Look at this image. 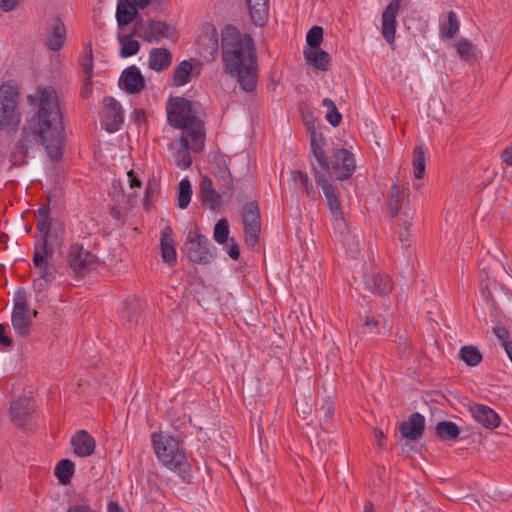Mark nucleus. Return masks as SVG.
Instances as JSON below:
<instances>
[{"mask_svg": "<svg viewBox=\"0 0 512 512\" xmlns=\"http://www.w3.org/2000/svg\"><path fill=\"white\" fill-rule=\"evenodd\" d=\"M480 289H481L482 296L486 300H489L492 298V293H491L490 289L488 288V286L483 284V280H481Z\"/></svg>", "mask_w": 512, "mask_h": 512, "instance_id": "052dcab7", "label": "nucleus"}, {"mask_svg": "<svg viewBox=\"0 0 512 512\" xmlns=\"http://www.w3.org/2000/svg\"><path fill=\"white\" fill-rule=\"evenodd\" d=\"M222 61L224 71L237 79L239 88L251 93L258 82V65L253 38L233 26L222 30Z\"/></svg>", "mask_w": 512, "mask_h": 512, "instance_id": "f03ea898", "label": "nucleus"}, {"mask_svg": "<svg viewBox=\"0 0 512 512\" xmlns=\"http://www.w3.org/2000/svg\"><path fill=\"white\" fill-rule=\"evenodd\" d=\"M193 71L192 64L187 60L180 62L174 69L173 81L175 86L186 85L190 81Z\"/></svg>", "mask_w": 512, "mask_h": 512, "instance_id": "c9c22d12", "label": "nucleus"}, {"mask_svg": "<svg viewBox=\"0 0 512 512\" xmlns=\"http://www.w3.org/2000/svg\"><path fill=\"white\" fill-rule=\"evenodd\" d=\"M501 159L506 164L512 166V148H506L502 152Z\"/></svg>", "mask_w": 512, "mask_h": 512, "instance_id": "bf43d9fd", "label": "nucleus"}, {"mask_svg": "<svg viewBox=\"0 0 512 512\" xmlns=\"http://www.w3.org/2000/svg\"><path fill=\"white\" fill-rule=\"evenodd\" d=\"M119 87L129 94H136L145 88V79L138 67L126 68L119 79Z\"/></svg>", "mask_w": 512, "mask_h": 512, "instance_id": "2eb2a0df", "label": "nucleus"}, {"mask_svg": "<svg viewBox=\"0 0 512 512\" xmlns=\"http://www.w3.org/2000/svg\"><path fill=\"white\" fill-rule=\"evenodd\" d=\"M20 0H1V8L5 12L15 9Z\"/></svg>", "mask_w": 512, "mask_h": 512, "instance_id": "4d7b16f0", "label": "nucleus"}, {"mask_svg": "<svg viewBox=\"0 0 512 512\" xmlns=\"http://www.w3.org/2000/svg\"><path fill=\"white\" fill-rule=\"evenodd\" d=\"M34 266L38 273V278L34 280L33 287L36 291H43L48 283L55 279V269L47 262H42L40 258L34 261Z\"/></svg>", "mask_w": 512, "mask_h": 512, "instance_id": "b1692460", "label": "nucleus"}, {"mask_svg": "<svg viewBox=\"0 0 512 512\" xmlns=\"http://www.w3.org/2000/svg\"><path fill=\"white\" fill-rule=\"evenodd\" d=\"M250 19L256 26L265 25L269 16V0H246Z\"/></svg>", "mask_w": 512, "mask_h": 512, "instance_id": "393cba45", "label": "nucleus"}, {"mask_svg": "<svg viewBox=\"0 0 512 512\" xmlns=\"http://www.w3.org/2000/svg\"><path fill=\"white\" fill-rule=\"evenodd\" d=\"M403 215L406 217V219L402 220L401 226L402 230L399 233V240L402 242L403 245H409L410 242V227H411V220L414 217V211L406 208L404 210Z\"/></svg>", "mask_w": 512, "mask_h": 512, "instance_id": "a18cd8bd", "label": "nucleus"}, {"mask_svg": "<svg viewBox=\"0 0 512 512\" xmlns=\"http://www.w3.org/2000/svg\"><path fill=\"white\" fill-rule=\"evenodd\" d=\"M323 40V28L320 26H313L306 35V41L308 44L307 49L320 48Z\"/></svg>", "mask_w": 512, "mask_h": 512, "instance_id": "49530a36", "label": "nucleus"}, {"mask_svg": "<svg viewBox=\"0 0 512 512\" xmlns=\"http://www.w3.org/2000/svg\"><path fill=\"white\" fill-rule=\"evenodd\" d=\"M91 94V79L86 78L84 88L82 90L83 97H88Z\"/></svg>", "mask_w": 512, "mask_h": 512, "instance_id": "680f3d73", "label": "nucleus"}, {"mask_svg": "<svg viewBox=\"0 0 512 512\" xmlns=\"http://www.w3.org/2000/svg\"><path fill=\"white\" fill-rule=\"evenodd\" d=\"M128 176H129V179H130V186L132 188L140 187L141 186V182L134 177L132 170L130 172H128Z\"/></svg>", "mask_w": 512, "mask_h": 512, "instance_id": "e2e57ef3", "label": "nucleus"}, {"mask_svg": "<svg viewBox=\"0 0 512 512\" xmlns=\"http://www.w3.org/2000/svg\"><path fill=\"white\" fill-rule=\"evenodd\" d=\"M494 334L498 339L502 341V344L504 345V341H508L509 333L508 331L503 327H495L493 329Z\"/></svg>", "mask_w": 512, "mask_h": 512, "instance_id": "6e6d98bb", "label": "nucleus"}, {"mask_svg": "<svg viewBox=\"0 0 512 512\" xmlns=\"http://www.w3.org/2000/svg\"><path fill=\"white\" fill-rule=\"evenodd\" d=\"M304 57L307 60V62L313 65L316 69L321 71L328 70L330 56L326 51L320 48L305 49Z\"/></svg>", "mask_w": 512, "mask_h": 512, "instance_id": "7c9ffc66", "label": "nucleus"}, {"mask_svg": "<svg viewBox=\"0 0 512 512\" xmlns=\"http://www.w3.org/2000/svg\"><path fill=\"white\" fill-rule=\"evenodd\" d=\"M242 218L246 234V244L254 249L258 244L261 229L260 213L256 202L252 201L244 206Z\"/></svg>", "mask_w": 512, "mask_h": 512, "instance_id": "9b49d317", "label": "nucleus"}, {"mask_svg": "<svg viewBox=\"0 0 512 512\" xmlns=\"http://www.w3.org/2000/svg\"><path fill=\"white\" fill-rule=\"evenodd\" d=\"M178 149L174 154L176 165L181 169H187L192 164L190 150L195 151L192 147V139L188 134H182L178 141Z\"/></svg>", "mask_w": 512, "mask_h": 512, "instance_id": "a878e982", "label": "nucleus"}, {"mask_svg": "<svg viewBox=\"0 0 512 512\" xmlns=\"http://www.w3.org/2000/svg\"><path fill=\"white\" fill-rule=\"evenodd\" d=\"M172 61V55L166 48H153L149 54V67L157 72L167 69Z\"/></svg>", "mask_w": 512, "mask_h": 512, "instance_id": "c85d7f7f", "label": "nucleus"}, {"mask_svg": "<svg viewBox=\"0 0 512 512\" xmlns=\"http://www.w3.org/2000/svg\"><path fill=\"white\" fill-rule=\"evenodd\" d=\"M458 56L464 61H470L475 57V47L466 38H461L455 45Z\"/></svg>", "mask_w": 512, "mask_h": 512, "instance_id": "79ce46f5", "label": "nucleus"}, {"mask_svg": "<svg viewBox=\"0 0 512 512\" xmlns=\"http://www.w3.org/2000/svg\"><path fill=\"white\" fill-rule=\"evenodd\" d=\"M66 512H95L90 505L86 503H79L71 505Z\"/></svg>", "mask_w": 512, "mask_h": 512, "instance_id": "864d4df0", "label": "nucleus"}, {"mask_svg": "<svg viewBox=\"0 0 512 512\" xmlns=\"http://www.w3.org/2000/svg\"><path fill=\"white\" fill-rule=\"evenodd\" d=\"M447 22L441 26V33L444 37L452 39L459 31V21L454 11L448 12Z\"/></svg>", "mask_w": 512, "mask_h": 512, "instance_id": "a19ab883", "label": "nucleus"}, {"mask_svg": "<svg viewBox=\"0 0 512 512\" xmlns=\"http://www.w3.org/2000/svg\"><path fill=\"white\" fill-rule=\"evenodd\" d=\"M0 344H3L4 346H11L12 340L5 335V327L4 325L0 324Z\"/></svg>", "mask_w": 512, "mask_h": 512, "instance_id": "13d9d810", "label": "nucleus"}, {"mask_svg": "<svg viewBox=\"0 0 512 512\" xmlns=\"http://www.w3.org/2000/svg\"><path fill=\"white\" fill-rule=\"evenodd\" d=\"M47 45L53 50H59L65 42L66 29L61 19L54 17L47 23Z\"/></svg>", "mask_w": 512, "mask_h": 512, "instance_id": "a211bd4d", "label": "nucleus"}, {"mask_svg": "<svg viewBox=\"0 0 512 512\" xmlns=\"http://www.w3.org/2000/svg\"><path fill=\"white\" fill-rule=\"evenodd\" d=\"M424 427V416L416 412L411 414L407 421L400 424V433L408 440H417L422 436Z\"/></svg>", "mask_w": 512, "mask_h": 512, "instance_id": "412c9836", "label": "nucleus"}, {"mask_svg": "<svg viewBox=\"0 0 512 512\" xmlns=\"http://www.w3.org/2000/svg\"><path fill=\"white\" fill-rule=\"evenodd\" d=\"M21 122L18 93L10 85L0 87V132L15 130Z\"/></svg>", "mask_w": 512, "mask_h": 512, "instance_id": "39448f33", "label": "nucleus"}, {"mask_svg": "<svg viewBox=\"0 0 512 512\" xmlns=\"http://www.w3.org/2000/svg\"><path fill=\"white\" fill-rule=\"evenodd\" d=\"M67 260L70 268L78 275L86 274L97 263L96 255L79 243L70 246Z\"/></svg>", "mask_w": 512, "mask_h": 512, "instance_id": "9d476101", "label": "nucleus"}, {"mask_svg": "<svg viewBox=\"0 0 512 512\" xmlns=\"http://www.w3.org/2000/svg\"><path fill=\"white\" fill-rule=\"evenodd\" d=\"M292 178L296 184H299L305 188L308 196L313 197L315 195V190L313 189L312 184L309 182L307 174L300 171H294L292 172Z\"/></svg>", "mask_w": 512, "mask_h": 512, "instance_id": "8fccbe9b", "label": "nucleus"}, {"mask_svg": "<svg viewBox=\"0 0 512 512\" xmlns=\"http://www.w3.org/2000/svg\"><path fill=\"white\" fill-rule=\"evenodd\" d=\"M153 446L159 461L183 478L189 475V464L178 441L167 434H153Z\"/></svg>", "mask_w": 512, "mask_h": 512, "instance_id": "20e7f679", "label": "nucleus"}, {"mask_svg": "<svg viewBox=\"0 0 512 512\" xmlns=\"http://www.w3.org/2000/svg\"><path fill=\"white\" fill-rule=\"evenodd\" d=\"M160 249L163 261L170 266L174 265L177 261V253L170 227H166L161 232Z\"/></svg>", "mask_w": 512, "mask_h": 512, "instance_id": "bb28decb", "label": "nucleus"}, {"mask_svg": "<svg viewBox=\"0 0 512 512\" xmlns=\"http://www.w3.org/2000/svg\"><path fill=\"white\" fill-rule=\"evenodd\" d=\"M199 197L211 210H216L221 205L229 202L226 201V196L216 188L212 179L208 176H202L201 178L199 184Z\"/></svg>", "mask_w": 512, "mask_h": 512, "instance_id": "f8f14e48", "label": "nucleus"}, {"mask_svg": "<svg viewBox=\"0 0 512 512\" xmlns=\"http://www.w3.org/2000/svg\"><path fill=\"white\" fill-rule=\"evenodd\" d=\"M504 349L512 362V341H504Z\"/></svg>", "mask_w": 512, "mask_h": 512, "instance_id": "69168bd1", "label": "nucleus"}, {"mask_svg": "<svg viewBox=\"0 0 512 512\" xmlns=\"http://www.w3.org/2000/svg\"><path fill=\"white\" fill-rule=\"evenodd\" d=\"M313 174L316 178L318 186L322 188L325 195L327 206L334 220V228L339 231V233L343 236V241H345L346 236L349 235V231L340 207V202L337 197V188L326 178L325 174L320 172L314 166Z\"/></svg>", "mask_w": 512, "mask_h": 512, "instance_id": "423d86ee", "label": "nucleus"}, {"mask_svg": "<svg viewBox=\"0 0 512 512\" xmlns=\"http://www.w3.org/2000/svg\"><path fill=\"white\" fill-rule=\"evenodd\" d=\"M217 188L226 196V201H230L233 196V178L227 167L220 168L215 175Z\"/></svg>", "mask_w": 512, "mask_h": 512, "instance_id": "2f4dec72", "label": "nucleus"}, {"mask_svg": "<svg viewBox=\"0 0 512 512\" xmlns=\"http://www.w3.org/2000/svg\"><path fill=\"white\" fill-rule=\"evenodd\" d=\"M37 228L41 233L40 237H46V239H48L50 233V222L48 218L39 219L37 223Z\"/></svg>", "mask_w": 512, "mask_h": 512, "instance_id": "603ef678", "label": "nucleus"}, {"mask_svg": "<svg viewBox=\"0 0 512 512\" xmlns=\"http://www.w3.org/2000/svg\"><path fill=\"white\" fill-rule=\"evenodd\" d=\"M38 213H39V216H40V219L42 218H48V214H49V207L44 205L42 207L39 208L38 210Z\"/></svg>", "mask_w": 512, "mask_h": 512, "instance_id": "338daca9", "label": "nucleus"}, {"mask_svg": "<svg viewBox=\"0 0 512 512\" xmlns=\"http://www.w3.org/2000/svg\"><path fill=\"white\" fill-rule=\"evenodd\" d=\"M119 42L121 44L120 55L123 58L135 55L140 49L139 42L131 39L129 36H119Z\"/></svg>", "mask_w": 512, "mask_h": 512, "instance_id": "ea45409f", "label": "nucleus"}, {"mask_svg": "<svg viewBox=\"0 0 512 512\" xmlns=\"http://www.w3.org/2000/svg\"><path fill=\"white\" fill-rule=\"evenodd\" d=\"M104 116L102 126L110 133L120 129L123 122V113L121 105L112 97H106L103 100Z\"/></svg>", "mask_w": 512, "mask_h": 512, "instance_id": "ddd939ff", "label": "nucleus"}, {"mask_svg": "<svg viewBox=\"0 0 512 512\" xmlns=\"http://www.w3.org/2000/svg\"><path fill=\"white\" fill-rule=\"evenodd\" d=\"M355 159L351 152L342 148L334 152V170L337 179L349 178L355 170Z\"/></svg>", "mask_w": 512, "mask_h": 512, "instance_id": "f3484780", "label": "nucleus"}, {"mask_svg": "<svg viewBox=\"0 0 512 512\" xmlns=\"http://www.w3.org/2000/svg\"><path fill=\"white\" fill-rule=\"evenodd\" d=\"M435 434L441 440H455L460 434L459 427L451 421H441L435 427Z\"/></svg>", "mask_w": 512, "mask_h": 512, "instance_id": "72a5a7b5", "label": "nucleus"}, {"mask_svg": "<svg viewBox=\"0 0 512 512\" xmlns=\"http://www.w3.org/2000/svg\"><path fill=\"white\" fill-rule=\"evenodd\" d=\"M74 472L75 465L69 459L61 460L55 467V476L57 477L58 481L63 485H67L71 482V478Z\"/></svg>", "mask_w": 512, "mask_h": 512, "instance_id": "f704fd0d", "label": "nucleus"}, {"mask_svg": "<svg viewBox=\"0 0 512 512\" xmlns=\"http://www.w3.org/2000/svg\"><path fill=\"white\" fill-rule=\"evenodd\" d=\"M108 512H123L117 503L111 502L108 505Z\"/></svg>", "mask_w": 512, "mask_h": 512, "instance_id": "774afa93", "label": "nucleus"}, {"mask_svg": "<svg viewBox=\"0 0 512 512\" xmlns=\"http://www.w3.org/2000/svg\"><path fill=\"white\" fill-rule=\"evenodd\" d=\"M208 245L209 239L206 236L197 231L189 232L184 243L183 251L190 261L206 265L214 258Z\"/></svg>", "mask_w": 512, "mask_h": 512, "instance_id": "1a4fd4ad", "label": "nucleus"}, {"mask_svg": "<svg viewBox=\"0 0 512 512\" xmlns=\"http://www.w3.org/2000/svg\"><path fill=\"white\" fill-rule=\"evenodd\" d=\"M322 106L327 108L326 117H325L326 120L333 127H337L340 124L341 120H342V115L338 111V109H337L336 105L334 104V102L330 98H324L322 100Z\"/></svg>", "mask_w": 512, "mask_h": 512, "instance_id": "37998d69", "label": "nucleus"}, {"mask_svg": "<svg viewBox=\"0 0 512 512\" xmlns=\"http://www.w3.org/2000/svg\"><path fill=\"white\" fill-rule=\"evenodd\" d=\"M53 254L54 250L49 246L48 239H46V237L35 238L33 262L36 261L37 258H40L42 262H47L48 259L53 256Z\"/></svg>", "mask_w": 512, "mask_h": 512, "instance_id": "e433bc0d", "label": "nucleus"}, {"mask_svg": "<svg viewBox=\"0 0 512 512\" xmlns=\"http://www.w3.org/2000/svg\"><path fill=\"white\" fill-rule=\"evenodd\" d=\"M470 412L475 421L487 429H494L500 423L498 414L486 405L473 404L470 406Z\"/></svg>", "mask_w": 512, "mask_h": 512, "instance_id": "6ab92c4d", "label": "nucleus"}, {"mask_svg": "<svg viewBox=\"0 0 512 512\" xmlns=\"http://www.w3.org/2000/svg\"><path fill=\"white\" fill-rule=\"evenodd\" d=\"M364 325H365V327H368V328H374L378 325V321L375 320L373 317L366 316Z\"/></svg>", "mask_w": 512, "mask_h": 512, "instance_id": "0e129e2a", "label": "nucleus"}, {"mask_svg": "<svg viewBox=\"0 0 512 512\" xmlns=\"http://www.w3.org/2000/svg\"><path fill=\"white\" fill-rule=\"evenodd\" d=\"M138 15V9L126 0L125 3L120 2L117 7V22L119 26L131 23Z\"/></svg>", "mask_w": 512, "mask_h": 512, "instance_id": "473e14b6", "label": "nucleus"}, {"mask_svg": "<svg viewBox=\"0 0 512 512\" xmlns=\"http://www.w3.org/2000/svg\"><path fill=\"white\" fill-rule=\"evenodd\" d=\"M311 149L314 157L319 163L320 167L326 172H329V162L323 150L324 137L322 133H318L314 129L310 131Z\"/></svg>", "mask_w": 512, "mask_h": 512, "instance_id": "cd10ccee", "label": "nucleus"}, {"mask_svg": "<svg viewBox=\"0 0 512 512\" xmlns=\"http://www.w3.org/2000/svg\"><path fill=\"white\" fill-rule=\"evenodd\" d=\"M174 34V28L160 20L139 18L133 26V35L148 43H159L162 39L172 40Z\"/></svg>", "mask_w": 512, "mask_h": 512, "instance_id": "0eeeda50", "label": "nucleus"}, {"mask_svg": "<svg viewBox=\"0 0 512 512\" xmlns=\"http://www.w3.org/2000/svg\"><path fill=\"white\" fill-rule=\"evenodd\" d=\"M412 165L414 168V176L417 179L423 178L425 174V153L422 147H416L414 149Z\"/></svg>", "mask_w": 512, "mask_h": 512, "instance_id": "c03bdc74", "label": "nucleus"}, {"mask_svg": "<svg viewBox=\"0 0 512 512\" xmlns=\"http://www.w3.org/2000/svg\"><path fill=\"white\" fill-rule=\"evenodd\" d=\"M219 50L217 30L208 26L199 37V55L206 61H213Z\"/></svg>", "mask_w": 512, "mask_h": 512, "instance_id": "dca6fc26", "label": "nucleus"}, {"mask_svg": "<svg viewBox=\"0 0 512 512\" xmlns=\"http://www.w3.org/2000/svg\"><path fill=\"white\" fill-rule=\"evenodd\" d=\"M34 412V403L29 398L18 399L11 404V418L18 427H24L29 416Z\"/></svg>", "mask_w": 512, "mask_h": 512, "instance_id": "5701e85b", "label": "nucleus"}, {"mask_svg": "<svg viewBox=\"0 0 512 512\" xmlns=\"http://www.w3.org/2000/svg\"><path fill=\"white\" fill-rule=\"evenodd\" d=\"M334 412V403L331 399L325 398L322 400L321 405L317 409L320 422H328Z\"/></svg>", "mask_w": 512, "mask_h": 512, "instance_id": "09e8293b", "label": "nucleus"}, {"mask_svg": "<svg viewBox=\"0 0 512 512\" xmlns=\"http://www.w3.org/2000/svg\"><path fill=\"white\" fill-rule=\"evenodd\" d=\"M401 7V0H392L382 13V35L389 45L395 41L396 17Z\"/></svg>", "mask_w": 512, "mask_h": 512, "instance_id": "4468645a", "label": "nucleus"}, {"mask_svg": "<svg viewBox=\"0 0 512 512\" xmlns=\"http://www.w3.org/2000/svg\"><path fill=\"white\" fill-rule=\"evenodd\" d=\"M167 117L169 124L183 130L182 134H188L192 139V147L195 152L203 149L205 133L202 123L197 118L193 104L181 97L171 98L167 102Z\"/></svg>", "mask_w": 512, "mask_h": 512, "instance_id": "7ed1b4c3", "label": "nucleus"}, {"mask_svg": "<svg viewBox=\"0 0 512 512\" xmlns=\"http://www.w3.org/2000/svg\"><path fill=\"white\" fill-rule=\"evenodd\" d=\"M37 316V311H31L28 307L26 293L19 290L14 296V308L12 312V326L16 334L21 337L29 335L33 317Z\"/></svg>", "mask_w": 512, "mask_h": 512, "instance_id": "6e6552de", "label": "nucleus"}, {"mask_svg": "<svg viewBox=\"0 0 512 512\" xmlns=\"http://www.w3.org/2000/svg\"><path fill=\"white\" fill-rule=\"evenodd\" d=\"M227 253L232 259H234V260L238 259L239 255H240V250H239L238 244L233 241L230 244H228Z\"/></svg>", "mask_w": 512, "mask_h": 512, "instance_id": "5fc2aeb1", "label": "nucleus"}, {"mask_svg": "<svg viewBox=\"0 0 512 512\" xmlns=\"http://www.w3.org/2000/svg\"><path fill=\"white\" fill-rule=\"evenodd\" d=\"M80 64L83 68L87 79H92V70H93V52L92 48L89 46L85 52V54L80 59Z\"/></svg>", "mask_w": 512, "mask_h": 512, "instance_id": "3c124183", "label": "nucleus"}, {"mask_svg": "<svg viewBox=\"0 0 512 512\" xmlns=\"http://www.w3.org/2000/svg\"><path fill=\"white\" fill-rule=\"evenodd\" d=\"M27 101L30 105L36 104L38 109L28 125L23 128L18 142L19 152L26 155L38 137L50 159H60L64 143V125L56 91L51 87L42 88L36 95H29Z\"/></svg>", "mask_w": 512, "mask_h": 512, "instance_id": "f257e3e1", "label": "nucleus"}, {"mask_svg": "<svg viewBox=\"0 0 512 512\" xmlns=\"http://www.w3.org/2000/svg\"><path fill=\"white\" fill-rule=\"evenodd\" d=\"M229 224L226 219H220L214 226L213 237L219 244H223L228 240Z\"/></svg>", "mask_w": 512, "mask_h": 512, "instance_id": "de8ad7c7", "label": "nucleus"}, {"mask_svg": "<svg viewBox=\"0 0 512 512\" xmlns=\"http://www.w3.org/2000/svg\"><path fill=\"white\" fill-rule=\"evenodd\" d=\"M365 284L368 290L373 294L385 295L392 290V282L387 275H369Z\"/></svg>", "mask_w": 512, "mask_h": 512, "instance_id": "c756f323", "label": "nucleus"}, {"mask_svg": "<svg viewBox=\"0 0 512 512\" xmlns=\"http://www.w3.org/2000/svg\"><path fill=\"white\" fill-rule=\"evenodd\" d=\"M459 356L462 361L471 367L478 365L482 361L481 352L477 347L472 345L462 347Z\"/></svg>", "mask_w": 512, "mask_h": 512, "instance_id": "4c0bfd02", "label": "nucleus"}, {"mask_svg": "<svg viewBox=\"0 0 512 512\" xmlns=\"http://www.w3.org/2000/svg\"><path fill=\"white\" fill-rule=\"evenodd\" d=\"M192 197V185L191 182L185 178L182 179L179 183L178 188V207L180 209H185L188 207Z\"/></svg>", "mask_w": 512, "mask_h": 512, "instance_id": "58836bf2", "label": "nucleus"}, {"mask_svg": "<svg viewBox=\"0 0 512 512\" xmlns=\"http://www.w3.org/2000/svg\"><path fill=\"white\" fill-rule=\"evenodd\" d=\"M71 445L79 457L92 455L96 447L94 438L85 430H79L72 436Z\"/></svg>", "mask_w": 512, "mask_h": 512, "instance_id": "aec40b11", "label": "nucleus"}, {"mask_svg": "<svg viewBox=\"0 0 512 512\" xmlns=\"http://www.w3.org/2000/svg\"><path fill=\"white\" fill-rule=\"evenodd\" d=\"M409 189L394 183L389 192L387 198V206L391 217H395L401 210L403 204L408 201Z\"/></svg>", "mask_w": 512, "mask_h": 512, "instance_id": "4be33fe9", "label": "nucleus"}]
</instances>
